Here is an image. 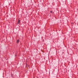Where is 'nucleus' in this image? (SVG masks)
Wrapping results in <instances>:
<instances>
[{
    "instance_id": "2",
    "label": "nucleus",
    "mask_w": 78,
    "mask_h": 78,
    "mask_svg": "<svg viewBox=\"0 0 78 78\" xmlns=\"http://www.w3.org/2000/svg\"><path fill=\"white\" fill-rule=\"evenodd\" d=\"M20 41L19 40H17L16 41V43H19V42Z\"/></svg>"
},
{
    "instance_id": "3",
    "label": "nucleus",
    "mask_w": 78,
    "mask_h": 78,
    "mask_svg": "<svg viewBox=\"0 0 78 78\" xmlns=\"http://www.w3.org/2000/svg\"><path fill=\"white\" fill-rule=\"evenodd\" d=\"M50 12H51V13H52V12H53V11H50Z\"/></svg>"
},
{
    "instance_id": "1",
    "label": "nucleus",
    "mask_w": 78,
    "mask_h": 78,
    "mask_svg": "<svg viewBox=\"0 0 78 78\" xmlns=\"http://www.w3.org/2000/svg\"><path fill=\"white\" fill-rule=\"evenodd\" d=\"M20 20H18V22L17 23V25H19V24H20Z\"/></svg>"
}]
</instances>
